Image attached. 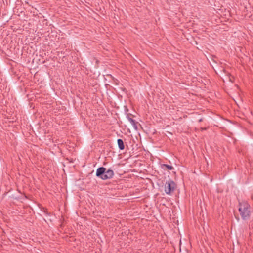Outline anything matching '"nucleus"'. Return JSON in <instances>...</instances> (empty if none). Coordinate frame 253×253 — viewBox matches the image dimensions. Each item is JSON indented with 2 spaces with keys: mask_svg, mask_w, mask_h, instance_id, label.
Segmentation results:
<instances>
[{
  "mask_svg": "<svg viewBox=\"0 0 253 253\" xmlns=\"http://www.w3.org/2000/svg\"><path fill=\"white\" fill-rule=\"evenodd\" d=\"M117 143H118V147L120 150H122L124 149L125 147H124V142L122 139H118L117 140Z\"/></svg>",
  "mask_w": 253,
  "mask_h": 253,
  "instance_id": "423d86ee",
  "label": "nucleus"
},
{
  "mask_svg": "<svg viewBox=\"0 0 253 253\" xmlns=\"http://www.w3.org/2000/svg\"><path fill=\"white\" fill-rule=\"evenodd\" d=\"M250 209L251 206L247 202H242L239 203V211L243 220L249 219L251 214Z\"/></svg>",
  "mask_w": 253,
  "mask_h": 253,
  "instance_id": "f257e3e1",
  "label": "nucleus"
},
{
  "mask_svg": "<svg viewBox=\"0 0 253 253\" xmlns=\"http://www.w3.org/2000/svg\"><path fill=\"white\" fill-rule=\"evenodd\" d=\"M126 118L128 120V121L131 123V124L133 126V128L135 130H137V129H138L137 125V122H136L134 120H133V119L130 118L128 115L126 116Z\"/></svg>",
  "mask_w": 253,
  "mask_h": 253,
  "instance_id": "20e7f679",
  "label": "nucleus"
},
{
  "mask_svg": "<svg viewBox=\"0 0 253 253\" xmlns=\"http://www.w3.org/2000/svg\"><path fill=\"white\" fill-rule=\"evenodd\" d=\"M106 170V168L104 167L98 168L96 173V176L103 180H107L112 178L114 176V171L112 169Z\"/></svg>",
  "mask_w": 253,
  "mask_h": 253,
  "instance_id": "f03ea898",
  "label": "nucleus"
},
{
  "mask_svg": "<svg viewBox=\"0 0 253 253\" xmlns=\"http://www.w3.org/2000/svg\"><path fill=\"white\" fill-rule=\"evenodd\" d=\"M161 167L164 170H172L173 169V167L172 166L167 165V164H161Z\"/></svg>",
  "mask_w": 253,
  "mask_h": 253,
  "instance_id": "39448f33",
  "label": "nucleus"
},
{
  "mask_svg": "<svg viewBox=\"0 0 253 253\" xmlns=\"http://www.w3.org/2000/svg\"><path fill=\"white\" fill-rule=\"evenodd\" d=\"M175 184L174 181L169 180L167 181L165 185V191L167 194H170L175 189Z\"/></svg>",
  "mask_w": 253,
  "mask_h": 253,
  "instance_id": "7ed1b4c3",
  "label": "nucleus"
}]
</instances>
